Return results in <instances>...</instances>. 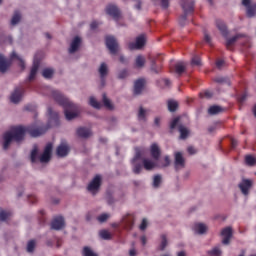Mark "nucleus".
I'll return each instance as SVG.
<instances>
[{"label":"nucleus","mask_w":256,"mask_h":256,"mask_svg":"<svg viewBox=\"0 0 256 256\" xmlns=\"http://www.w3.org/2000/svg\"><path fill=\"white\" fill-rule=\"evenodd\" d=\"M47 128L43 127H36L35 125L23 127V126H15L11 129V131L5 132L3 135L4 143H3V150L7 151L9 146L13 141L19 143L25 139V134L28 133L30 137H41L46 133Z\"/></svg>","instance_id":"obj_1"},{"label":"nucleus","mask_w":256,"mask_h":256,"mask_svg":"<svg viewBox=\"0 0 256 256\" xmlns=\"http://www.w3.org/2000/svg\"><path fill=\"white\" fill-rule=\"evenodd\" d=\"M52 97L64 109V115L67 119V121H73V119H76V117H79L77 111V105H75L73 102H70L66 97L61 94V92L54 90L52 91Z\"/></svg>","instance_id":"obj_2"},{"label":"nucleus","mask_w":256,"mask_h":256,"mask_svg":"<svg viewBox=\"0 0 256 256\" xmlns=\"http://www.w3.org/2000/svg\"><path fill=\"white\" fill-rule=\"evenodd\" d=\"M181 7L184 11V14L180 16L179 23L180 25H185V21H187V15H191L195 11V1L182 0Z\"/></svg>","instance_id":"obj_3"},{"label":"nucleus","mask_w":256,"mask_h":256,"mask_svg":"<svg viewBox=\"0 0 256 256\" xmlns=\"http://www.w3.org/2000/svg\"><path fill=\"white\" fill-rule=\"evenodd\" d=\"M87 189L92 195H97L99 189H101V175H96L88 184Z\"/></svg>","instance_id":"obj_4"},{"label":"nucleus","mask_w":256,"mask_h":256,"mask_svg":"<svg viewBox=\"0 0 256 256\" xmlns=\"http://www.w3.org/2000/svg\"><path fill=\"white\" fill-rule=\"evenodd\" d=\"M23 95H25V88L23 86L16 87L10 96L11 103H20L23 99Z\"/></svg>","instance_id":"obj_5"},{"label":"nucleus","mask_w":256,"mask_h":256,"mask_svg":"<svg viewBox=\"0 0 256 256\" xmlns=\"http://www.w3.org/2000/svg\"><path fill=\"white\" fill-rule=\"evenodd\" d=\"M106 47L109 49L111 55H116L117 51H119V43H117V39L113 36L106 37Z\"/></svg>","instance_id":"obj_6"},{"label":"nucleus","mask_w":256,"mask_h":256,"mask_svg":"<svg viewBox=\"0 0 256 256\" xmlns=\"http://www.w3.org/2000/svg\"><path fill=\"white\" fill-rule=\"evenodd\" d=\"M107 15H110L114 19V21H119L121 19V10L116 5L109 4L106 7Z\"/></svg>","instance_id":"obj_7"},{"label":"nucleus","mask_w":256,"mask_h":256,"mask_svg":"<svg viewBox=\"0 0 256 256\" xmlns=\"http://www.w3.org/2000/svg\"><path fill=\"white\" fill-rule=\"evenodd\" d=\"M51 153H53V144L48 143L40 156V163H49L51 161Z\"/></svg>","instance_id":"obj_8"},{"label":"nucleus","mask_w":256,"mask_h":256,"mask_svg":"<svg viewBox=\"0 0 256 256\" xmlns=\"http://www.w3.org/2000/svg\"><path fill=\"white\" fill-rule=\"evenodd\" d=\"M135 225V216L128 214L122 218V227L126 231H131Z\"/></svg>","instance_id":"obj_9"},{"label":"nucleus","mask_w":256,"mask_h":256,"mask_svg":"<svg viewBox=\"0 0 256 256\" xmlns=\"http://www.w3.org/2000/svg\"><path fill=\"white\" fill-rule=\"evenodd\" d=\"M242 5L246 7L247 17H255L256 15V4H251V0H242Z\"/></svg>","instance_id":"obj_10"},{"label":"nucleus","mask_w":256,"mask_h":256,"mask_svg":"<svg viewBox=\"0 0 256 256\" xmlns=\"http://www.w3.org/2000/svg\"><path fill=\"white\" fill-rule=\"evenodd\" d=\"M64 227H65V219L63 218V216H57L51 222V229H54L55 231H59Z\"/></svg>","instance_id":"obj_11"},{"label":"nucleus","mask_w":256,"mask_h":256,"mask_svg":"<svg viewBox=\"0 0 256 256\" xmlns=\"http://www.w3.org/2000/svg\"><path fill=\"white\" fill-rule=\"evenodd\" d=\"M174 167L176 171H179V169H184L185 167V158L181 152L175 153Z\"/></svg>","instance_id":"obj_12"},{"label":"nucleus","mask_w":256,"mask_h":256,"mask_svg":"<svg viewBox=\"0 0 256 256\" xmlns=\"http://www.w3.org/2000/svg\"><path fill=\"white\" fill-rule=\"evenodd\" d=\"M145 46V36L140 35L136 38V43H129L128 47L130 51H133L134 49H142Z\"/></svg>","instance_id":"obj_13"},{"label":"nucleus","mask_w":256,"mask_h":256,"mask_svg":"<svg viewBox=\"0 0 256 256\" xmlns=\"http://www.w3.org/2000/svg\"><path fill=\"white\" fill-rule=\"evenodd\" d=\"M221 235L223 238V245H229L231 238L233 237V229L231 227H226L221 231Z\"/></svg>","instance_id":"obj_14"},{"label":"nucleus","mask_w":256,"mask_h":256,"mask_svg":"<svg viewBox=\"0 0 256 256\" xmlns=\"http://www.w3.org/2000/svg\"><path fill=\"white\" fill-rule=\"evenodd\" d=\"M238 187L243 195H249V189L253 187V181L250 179H242V183H240Z\"/></svg>","instance_id":"obj_15"},{"label":"nucleus","mask_w":256,"mask_h":256,"mask_svg":"<svg viewBox=\"0 0 256 256\" xmlns=\"http://www.w3.org/2000/svg\"><path fill=\"white\" fill-rule=\"evenodd\" d=\"M150 155L154 161H159L161 158V148H159V145L157 143H153L150 146Z\"/></svg>","instance_id":"obj_16"},{"label":"nucleus","mask_w":256,"mask_h":256,"mask_svg":"<svg viewBox=\"0 0 256 256\" xmlns=\"http://www.w3.org/2000/svg\"><path fill=\"white\" fill-rule=\"evenodd\" d=\"M145 87V79L140 78L134 82V95H141Z\"/></svg>","instance_id":"obj_17"},{"label":"nucleus","mask_w":256,"mask_h":256,"mask_svg":"<svg viewBox=\"0 0 256 256\" xmlns=\"http://www.w3.org/2000/svg\"><path fill=\"white\" fill-rule=\"evenodd\" d=\"M81 45V38L79 36L74 37L70 44L69 53H76Z\"/></svg>","instance_id":"obj_18"},{"label":"nucleus","mask_w":256,"mask_h":256,"mask_svg":"<svg viewBox=\"0 0 256 256\" xmlns=\"http://www.w3.org/2000/svg\"><path fill=\"white\" fill-rule=\"evenodd\" d=\"M216 26H217V29H219L221 35H223L225 39H227L229 35V31L227 30V25H225V22H223L222 20H217Z\"/></svg>","instance_id":"obj_19"},{"label":"nucleus","mask_w":256,"mask_h":256,"mask_svg":"<svg viewBox=\"0 0 256 256\" xmlns=\"http://www.w3.org/2000/svg\"><path fill=\"white\" fill-rule=\"evenodd\" d=\"M56 153L58 157H67L69 155V146L67 144H61L57 147Z\"/></svg>","instance_id":"obj_20"},{"label":"nucleus","mask_w":256,"mask_h":256,"mask_svg":"<svg viewBox=\"0 0 256 256\" xmlns=\"http://www.w3.org/2000/svg\"><path fill=\"white\" fill-rule=\"evenodd\" d=\"M76 133L81 139H87L91 137V130H89V128L80 127L76 130Z\"/></svg>","instance_id":"obj_21"},{"label":"nucleus","mask_w":256,"mask_h":256,"mask_svg":"<svg viewBox=\"0 0 256 256\" xmlns=\"http://www.w3.org/2000/svg\"><path fill=\"white\" fill-rule=\"evenodd\" d=\"M9 65H11L9 60L5 59L3 54H0V73H5L9 69Z\"/></svg>","instance_id":"obj_22"},{"label":"nucleus","mask_w":256,"mask_h":256,"mask_svg":"<svg viewBox=\"0 0 256 256\" xmlns=\"http://www.w3.org/2000/svg\"><path fill=\"white\" fill-rule=\"evenodd\" d=\"M241 37H247L245 34H237L236 36L232 38H228L226 41V48L231 51V48L233 47V44L237 42V39H241Z\"/></svg>","instance_id":"obj_23"},{"label":"nucleus","mask_w":256,"mask_h":256,"mask_svg":"<svg viewBox=\"0 0 256 256\" xmlns=\"http://www.w3.org/2000/svg\"><path fill=\"white\" fill-rule=\"evenodd\" d=\"M37 71H39V61L34 60L33 66L30 70V75L28 76V81H33V79H35Z\"/></svg>","instance_id":"obj_24"},{"label":"nucleus","mask_w":256,"mask_h":256,"mask_svg":"<svg viewBox=\"0 0 256 256\" xmlns=\"http://www.w3.org/2000/svg\"><path fill=\"white\" fill-rule=\"evenodd\" d=\"M142 162H143V167L146 171H152V169H155V167H157V164H155V162L147 158H144Z\"/></svg>","instance_id":"obj_25"},{"label":"nucleus","mask_w":256,"mask_h":256,"mask_svg":"<svg viewBox=\"0 0 256 256\" xmlns=\"http://www.w3.org/2000/svg\"><path fill=\"white\" fill-rule=\"evenodd\" d=\"M194 231L198 233V235H203L207 232V226L203 223H197L194 225Z\"/></svg>","instance_id":"obj_26"},{"label":"nucleus","mask_w":256,"mask_h":256,"mask_svg":"<svg viewBox=\"0 0 256 256\" xmlns=\"http://www.w3.org/2000/svg\"><path fill=\"white\" fill-rule=\"evenodd\" d=\"M98 71H99L100 77L102 79V82L104 83V81H105L104 79H105V77H107V73H108L107 64L103 62L100 65V68Z\"/></svg>","instance_id":"obj_27"},{"label":"nucleus","mask_w":256,"mask_h":256,"mask_svg":"<svg viewBox=\"0 0 256 256\" xmlns=\"http://www.w3.org/2000/svg\"><path fill=\"white\" fill-rule=\"evenodd\" d=\"M223 111L224 109L221 106H217V105L211 106L208 109L209 115H219V113H223Z\"/></svg>","instance_id":"obj_28"},{"label":"nucleus","mask_w":256,"mask_h":256,"mask_svg":"<svg viewBox=\"0 0 256 256\" xmlns=\"http://www.w3.org/2000/svg\"><path fill=\"white\" fill-rule=\"evenodd\" d=\"M167 105L168 111H170V113H175L179 107V103L175 100H168Z\"/></svg>","instance_id":"obj_29"},{"label":"nucleus","mask_w":256,"mask_h":256,"mask_svg":"<svg viewBox=\"0 0 256 256\" xmlns=\"http://www.w3.org/2000/svg\"><path fill=\"white\" fill-rule=\"evenodd\" d=\"M135 67L141 69L145 67V56L138 55L135 59Z\"/></svg>","instance_id":"obj_30"},{"label":"nucleus","mask_w":256,"mask_h":256,"mask_svg":"<svg viewBox=\"0 0 256 256\" xmlns=\"http://www.w3.org/2000/svg\"><path fill=\"white\" fill-rule=\"evenodd\" d=\"M178 131L180 133V139H186L189 137V130L183 125L178 126Z\"/></svg>","instance_id":"obj_31"},{"label":"nucleus","mask_w":256,"mask_h":256,"mask_svg":"<svg viewBox=\"0 0 256 256\" xmlns=\"http://www.w3.org/2000/svg\"><path fill=\"white\" fill-rule=\"evenodd\" d=\"M245 163L249 167H255V165H256V158L253 155H246L245 156Z\"/></svg>","instance_id":"obj_32"},{"label":"nucleus","mask_w":256,"mask_h":256,"mask_svg":"<svg viewBox=\"0 0 256 256\" xmlns=\"http://www.w3.org/2000/svg\"><path fill=\"white\" fill-rule=\"evenodd\" d=\"M185 69H186L185 62H179L175 65V72L178 75H182V73H185Z\"/></svg>","instance_id":"obj_33"},{"label":"nucleus","mask_w":256,"mask_h":256,"mask_svg":"<svg viewBox=\"0 0 256 256\" xmlns=\"http://www.w3.org/2000/svg\"><path fill=\"white\" fill-rule=\"evenodd\" d=\"M132 165H133V173H135V175H139V173H141V171L143 169V164L138 163L137 161L134 162L132 160Z\"/></svg>","instance_id":"obj_34"},{"label":"nucleus","mask_w":256,"mask_h":256,"mask_svg":"<svg viewBox=\"0 0 256 256\" xmlns=\"http://www.w3.org/2000/svg\"><path fill=\"white\" fill-rule=\"evenodd\" d=\"M19 21H21V13L19 11H15L11 19V25H17Z\"/></svg>","instance_id":"obj_35"},{"label":"nucleus","mask_w":256,"mask_h":256,"mask_svg":"<svg viewBox=\"0 0 256 256\" xmlns=\"http://www.w3.org/2000/svg\"><path fill=\"white\" fill-rule=\"evenodd\" d=\"M53 69L51 68H46L42 71V75L45 79H51V77H53Z\"/></svg>","instance_id":"obj_36"},{"label":"nucleus","mask_w":256,"mask_h":256,"mask_svg":"<svg viewBox=\"0 0 256 256\" xmlns=\"http://www.w3.org/2000/svg\"><path fill=\"white\" fill-rule=\"evenodd\" d=\"M102 101L104 106H106L107 109H113V104H111V100L107 98V94H103Z\"/></svg>","instance_id":"obj_37"},{"label":"nucleus","mask_w":256,"mask_h":256,"mask_svg":"<svg viewBox=\"0 0 256 256\" xmlns=\"http://www.w3.org/2000/svg\"><path fill=\"white\" fill-rule=\"evenodd\" d=\"M89 104L91 107H94V109H101V103L95 99V97H90Z\"/></svg>","instance_id":"obj_38"},{"label":"nucleus","mask_w":256,"mask_h":256,"mask_svg":"<svg viewBox=\"0 0 256 256\" xmlns=\"http://www.w3.org/2000/svg\"><path fill=\"white\" fill-rule=\"evenodd\" d=\"M11 217V212L1 210L0 211V221H7Z\"/></svg>","instance_id":"obj_39"},{"label":"nucleus","mask_w":256,"mask_h":256,"mask_svg":"<svg viewBox=\"0 0 256 256\" xmlns=\"http://www.w3.org/2000/svg\"><path fill=\"white\" fill-rule=\"evenodd\" d=\"M11 59H18V61H20L19 65H20L22 71L25 70V61H23V59L19 58V56H17V53L12 52Z\"/></svg>","instance_id":"obj_40"},{"label":"nucleus","mask_w":256,"mask_h":256,"mask_svg":"<svg viewBox=\"0 0 256 256\" xmlns=\"http://www.w3.org/2000/svg\"><path fill=\"white\" fill-rule=\"evenodd\" d=\"M161 244H160V251H165V247H167L168 242H167V236L165 234L161 235Z\"/></svg>","instance_id":"obj_41"},{"label":"nucleus","mask_w":256,"mask_h":256,"mask_svg":"<svg viewBox=\"0 0 256 256\" xmlns=\"http://www.w3.org/2000/svg\"><path fill=\"white\" fill-rule=\"evenodd\" d=\"M158 61H163V58H161V55H159V56L157 57V59H153V60H152L151 69H152V71H154V73H159V71L157 70V68H155Z\"/></svg>","instance_id":"obj_42"},{"label":"nucleus","mask_w":256,"mask_h":256,"mask_svg":"<svg viewBox=\"0 0 256 256\" xmlns=\"http://www.w3.org/2000/svg\"><path fill=\"white\" fill-rule=\"evenodd\" d=\"M101 239H105L106 241H109L111 239V233L107 230H101L99 233Z\"/></svg>","instance_id":"obj_43"},{"label":"nucleus","mask_w":256,"mask_h":256,"mask_svg":"<svg viewBox=\"0 0 256 256\" xmlns=\"http://www.w3.org/2000/svg\"><path fill=\"white\" fill-rule=\"evenodd\" d=\"M208 255L210 256H220L221 249L219 247H214L212 250L208 251Z\"/></svg>","instance_id":"obj_44"},{"label":"nucleus","mask_w":256,"mask_h":256,"mask_svg":"<svg viewBox=\"0 0 256 256\" xmlns=\"http://www.w3.org/2000/svg\"><path fill=\"white\" fill-rule=\"evenodd\" d=\"M35 251V240H30L27 244V252L33 253Z\"/></svg>","instance_id":"obj_45"},{"label":"nucleus","mask_w":256,"mask_h":256,"mask_svg":"<svg viewBox=\"0 0 256 256\" xmlns=\"http://www.w3.org/2000/svg\"><path fill=\"white\" fill-rule=\"evenodd\" d=\"M191 65L201 67V58L199 56H194L191 60Z\"/></svg>","instance_id":"obj_46"},{"label":"nucleus","mask_w":256,"mask_h":256,"mask_svg":"<svg viewBox=\"0 0 256 256\" xmlns=\"http://www.w3.org/2000/svg\"><path fill=\"white\" fill-rule=\"evenodd\" d=\"M141 155H142L141 148H135V156L132 159V161L135 163L136 161L141 159Z\"/></svg>","instance_id":"obj_47"},{"label":"nucleus","mask_w":256,"mask_h":256,"mask_svg":"<svg viewBox=\"0 0 256 256\" xmlns=\"http://www.w3.org/2000/svg\"><path fill=\"white\" fill-rule=\"evenodd\" d=\"M83 255L84 256H97V254L95 252L91 251L89 247H84Z\"/></svg>","instance_id":"obj_48"},{"label":"nucleus","mask_w":256,"mask_h":256,"mask_svg":"<svg viewBox=\"0 0 256 256\" xmlns=\"http://www.w3.org/2000/svg\"><path fill=\"white\" fill-rule=\"evenodd\" d=\"M39 152V150L37 149V147H34L32 152H31V162L35 163V161H37V153Z\"/></svg>","instance_id":"obj_49"},{"label":"nucleus","mask_w":256,"mask_h":256,"mask_svg":"<svg viewBox=\"0 0 256 256\" xmlns=\"http://www.w3.org/2000/svg\"><path fill=\"white\" fill-rule=\"evenodd\" d=\"M161 185V175L154 176L153 187L157 188Z\"/></svg>","instance_id":"obj_50"},{"label":"nucleus","mask_w":256,"mask_h":256,"mask_svg":"<svg viewBox=\"0 0 256 256\" xmlns=\"http://www.w3.org/2000/svg\"><path fill=\"white\" fill-rule=\"evenodd\" d=\"M98 221L99 223H105V221H107V219H109V214H101L100 216H98Z\"/></svg>","instance_id":"obj_51"},{"label":"nucleus","mask_w":256,"mask_h":256,"mask_svg":"<svg viewBox=\"0 0 256 256\" xmlns=\"http://www.w3.org/2000/svg\"><path fill=\"white\" fill-rule=\"evenodd\" d=\"M200 97H205L206 99H211V97H213V92L205 91L203 93H200Z\"/></svg>","instance_id":"obj_52"},{"label":"nucleus","mask_w":256,"mask_h":256,"mask_svg":"<svg viewBox=\"0 0 256 256\" xmlns=\"http://www.w3.org/2000/svg\"><path fill=\"white\" fill-rule=\"evenodd\" d=\"M179 125V117L174 118L170 123V129H175Z\"/></svg>","instance_id":"obj_53"},{"label":"nucleus","mask_w":256,"mask_h":256,"mask_svg":"<svg viewBox=\"0 0 256 256\" xmlns=\"http://www.w3.org/2000/svg\"><path fill=\"white\" fill-rule=\"evenodd\" d=\"M129 75V72L127 70H122L118 74V79H125Z\"/></svg>","instance_id":"obj_54"},{"label":"nucleus","mask_w":256,"mask_h":256,"mask_svg":"<svg viewBox=\"0 0 256 256\" xmlns=\"http://www.w3.org/2000/svg\"><path fill=\"white\" fill-rule=\"evenodd\" d=\"M140 231H145L147 229V219H143L140 226H139Z\"/></svg>","instance_id":"obj_55"},{"label":"nucleus","mask_w":256,"mask_h":256,"mask_svg":"<svg viewBox=\"0 0 256 256\" xmlns=\"http://www.w3.org/2000/svg\"><path fill=\"white\" fill-rule=\"evenodd\" d=\"M138 119H145V109H143V107L139 109Z\"/></svg>","instance_id":"obj_56"},{"label":"nucleus","mask_w":256,"mask_h":256,"mask_svg":"<svg viewBox=\"0 0 256 256\" xmlns=\"http://www.w3.org/2000/svg\"><path fill=\"white\" fill-rule=\"evenodd\" d=\"M216 67L217 69H223V67H225V60H218L216 62Z\"/></svg>","instance_id":"obj_57"},{"label":"nucleus","mask_w":256,"mask_h":256,"mask_svg":"<svg viewBox=\"0 0 256 256\" xmlns=\"http://www.w3.org/2000/svg\"><path fill=\"white\" fill-rule=\"evenodd\" d=\"M28 201L30 202V203H37V196H35V195H29L28 196Z\"/></svg>","instance_id":"obj_58"},{"label":"nucleus","mask_w":256,"mask_h":256,"mask_svg":"<svg viewBox=\"0 0 256 256\" xmlns=\"http://www.w3.org/2000/svg\"><path fill=\"white\" fill-rule=\"evenodd\" d=\"M189 155H195L197 153V150H195V147L189 146L187 149Z\"/></svg>","instance_id":"obj_59"},{"label":"nucleus","mask_w":256,"mask_h":256,"mask_svg":"<svg viewBox=\"0 0 256 256\" xmlns=\"http://www.w3.org/2000/svg\"><path fill=\"white\" fill-rule=\"evenodd\" d=\"M161 5L163 9H168L169 7V0H161Z\"/></svg>","instance_id":"obj_60"},{"label":"nucleus","mask_w":256,"mask_h":256,"mask_svg":"<svg viewBox=\"0 0 256 256\" xmlns=\"http://www.w3.org/2000/svg\"><path fill=\"white\" fill-rule=\"evenodd\" d=\"M97 27H99V22H97V21H93V22L90 24V29H92V30L97 29Z\"/></svg>","instance_id":"obj_61"},{"label":"nucleus","mask_w":256,"mask_h":256,"mask_svg":"<svg viewBox=\"0 0 256 256\" xmlns=\"http://www.w3.org/2000/svg\"><path fill=\"white\" fill-rule=\"evenodd\" d=\"M214 81H215L216 83H225V81H227V79H226V78H223V77H216V78L214 79Z\"/></svg>","instance_id":"obj_62"},{"label":"nucleus","mask_w":256,"mask_h":256,"mask_svg":"<svg viewBox=\"0 0 256 256\" xmlns=\"http://www.w3.org/2000/svg\"><path fill=\"white\" fill-rule=\"evenodd\" d=\"M204 41L208 43V45H211V36H209V34H205Z\"/></svg>","instance_id":"obj_63"},{"label":"nucleus","mask_w":256,"mask_h":256,"mask_svg":"<svg viewBox=\"0 0 256 256\" xmlns=\"http://www.w3.org/2000/svg\"><path fill=\"white\" fill-rule=\"evenodd\" d=\"M247 99V94H242L240 97H238L239 103H243Z\"/></svg>","instance_id":"obj_64"}]
</instances>
